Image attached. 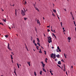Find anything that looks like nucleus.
Instances as JSON below:
<instances>
[{
    "label": "nucleus",
    "instance_id": "29",
    "mask_svg": "<svg viewBox=\"0 0 76 76\" xmlns=\"http://www.w3.org/2000/svg\"><path fill=\"white\" fill-rule=\"evenodd\" d=\"M17 64L18 69H19V64L18 63H17Z\"/></svg>",
    "mask_w": 76,
    "mask_h": 76
},
{
    "label": "nucleus",
    "instance_id": "26",
    "mask_svg": "<svg viewBox=\"0 0 76 76\" xmlns=\"http://www.w3.org/2000/svg\"><path fill=\"white\" fill-rule=\"evenodd\" d=\"M5 37L6 38H8V37H9L8 35H6L5 36Z\"/></svg>",
    "mask_w": 76,
    "mask_h": 76
},
{
    "label": "nucleus",
    "instance_id": "38",
    "mask_svg": "<svg viewBox=\"0 0 76 76\" xmlns=\"http://www.w3.org/2000/svg\"><path fill=\"white\" fill-rule=\"evenodd\" d=\"M57 17H58V19H60V18H59V16H58V15H57Z\"/></svg>",
    "mask_w": 76,
    "mask_h": 76
},
{
    "label": "nucleus",
    "instance_id": "40",
    "mask_svg": "<svg viewBox=\"0 0 76 76\" xmlns=\"http://www.w3.org/2000/svg\"><path fill=\"white\" fill-rule=\"evenodd\" d=\"M57 66H58V67H59L60 68H61V67H60V66L58 65H57Z\"/></svg>",
    "mask_w": 76,
    "mask_h": 76
},
{
    "label": "nucleus",
    "instance_id": "39",
    "mask_svg": "<svg viewBox=\"0 0 76 76\" xmlns=\"http://www.w3.org/2000/svg\"><path fill=\"white\" fill-rule=\"evenodd\" d=\"M14 73H15H15H16V71H15V69H14Z\"/></svg>",
    "mask_w": 76,
    "mask_h": 76
},
{
    "label": "nucleus",
    "instance_id": "20",
    "mask_svg": "<svg viewBox=\"0 0 76 76\" xmlns=\"http://www.w3.org/2000/svg\"><path fill=\"white\" fill-rule=\"evenodd\" d=\"M37 41H38V42H40V41H39V39H38V38H37Z\"/></svg>",
    "mask_w": 76,
    "mask_h": 76
},
{
    "label": "nucleus",
    "instance_id": "35",
    "mask_svg": "<svg viewBox=\"0 0 76 76\" xmlns=\"http://www.w3.org/2000/svg\"><path fill=\"white\" fill-rule=\"evenodd\" d=\"M57 49H58V50H60V48H59V46H58V47H57Z\"/></svg>",
    "mask_w": 76,
    "mask_h": 76
},
{
    "label": "nucleus",
    "instance_id": "57",
    "mask_svg": "<svg viewBox=\"0 0 76 76\" xmlns=\"http://www.w3.org/2000/svg\"><path fill=\"white\" fill-rule=\"evenodd\" d=\"M41 47L43 49H44V48L43 47H42L41 46Z\"/></svg>",
    "mask_w": 76,
    "mask_h": 76
},
{
    "label": "nucleus",
    "instance_id": "6",
    "mask_svg": "<svg viewBox=\"0 0 76 76\" xmlns=\"http://www.w3.org/2000/svg\"><path fill=\"white\" fill-rule=\"evenodd\" d=\"M15 14L16 16H17V11H16V10H15Z\"/></svg>",
    "mask_w": 76,
    "mask_h": 76
},
{
    "label": "nucleus",
    "instance_id": "17",
    "mask_svg": "<svg viewBox=\"0 0 76 76\" xmlns=\"http://www.w3.org/2000/svg\"><path fill=\"white\" fill-rule=\"evenodd\" d=\"M42 66H43V67L44 68V66H45V64H42Z\"/></svg>",
    "mask_w": 76,
    "mask_h": 76
},
{
    "label": "nucleus",
    "instance_id": "33",
    "mask_svg": "<svg viewBox=\"0 0 76 76\" xmlns=\"http://www.w3.org/2000/svg\"><path fill=\"white\" fill-rule=\"evenodd\" d=\"M27 19L28 18H24V20H26V19Z\"/></svg>",
    "mask_w": 76,
    "mask_h": 76
},
{
    "label": "nucleus",
    "instance_id": "47",
    "mask_svg": "<svg viewBox=\"0 0 76 76\" xmlns=\"http://www.w3.org/2000/svg\"><path fill=\"white\" fill-rule=\"evenodd\" d=\"M74 25H75V24H76L75 23V21H74Z\"/></svg>",
    "mask_w": 76,
    "mask_h": 76
},
{
    "label": "nucleus",
    "instance_id": "9",
    "mask_svg": "<svg viewBox=\"0 0 76 76\" xmlns=\"http://www.w3.org/2000/svg\"><path fill=\"white\" fill-rule=\"evenodd\" d=\"M37 45H38L39 46L41 47V45H40V44L39 42H37Z\"/></svg>",
    "mask_w": 76,
    "mask_h": 76
},
{
    "label": "nucleus",
    "instance_id": "21",
    "mask_svg": "<svg viewBox=\"0 0 76 76\" xmlns=\"http://www.w3.org/2000/svg\"><path fill=\"white\" fill-rule=\"evenodd\" d=\"M42 71H41L40 72V75H42Z\"/></svg>",
    "mask_w": 76,
    "mask_h": 76
},
{
    "label": "nucleus",
    "instance_id": "19",
    "mask_svg": "<svg viewBox=\"0 0 76 76\" xmlns=\"http://www.w3.org/2000/svg\"><path fill=\"white\" fill-rule=\"evenodd\" d=\"M61 27H63V23H62V22H61Z\"/></svg>",
    "mask_w": 76,
    "mask_h": 76
},
{
    "label": "nucleus",
    "instance_id": "52",
    "mask_svg": "<svg viewBox=\"0 0 76 76\" xmlns=\"http://www.w3.org/2000/svg\"><path fill=\"white\" fill-rule=\"evenodd\" d=\"M59 52H61V50L60 49H59Z\"/></svg>",
    "mask_w": 76,
    "mask_h": 76
},
{
    "label": "nucleus",
    "instance_id": "56",
    "mask_svg": "<svg viewBox=\"0 0 76 76\" xmlns=\"http://www.w3.org/2000/svg\"><path fill=\"white\" fill-rule=\"evenodd\" d=\"M35 31H36V32H37V28H35Z\"/></svg>",
    "mask_w": 76,
    "mask_h": 76
},
{
    "label": "nucleus",
    "instance_id": "10",
    "mask_svg": "<svg viewBox=\"0 0 76 76\" xmlns=\"http://www.w3.org/2000/svg\"><path fill=\"white\" fill-rule=\"evenodd\" d=\"M61 61H58V64H61Z\"/></svg>",
    "mask_w": 76,
    "mask_h": 76
},
{
    "label": "nucleus",
    "instance_id": "24",
    "mask_svg": "<svg viewBox=\"0 0 76 76\" xmlns=\"http://www.w3.org/2000/svg\"><path fill=\"white\" fill-rule=\"evenodd\" d=\"M3 20L5 22H6V19H5L4 20V19H3Z\"/></svg>",
    "mask_w": 76,
    "mask_h": 76
},
{
    "label": "nucleus",
    "instance_id": "32",
    "mask_svg": "<svg viewBox=\"0 0 76 76\" xmlns=\"http://www.w3.org/2000/svg\"><path fill=\"white\" fill-rule=\"evenodd\" d=\"M23 10H24V12H26V10H25V8H23Z\"/></svg>",
    "mask_w": 76,
    "mask_h": 76
},
{
    "label": "nucleus",
    "instance_id": "63",
    "mask_svg": "<svg viewBox=\"0 0 76 76\" xmlns=\"http://www.w3.org/2000/svg\"><path fill=\"white\" fill-rule=\"evenodd\" d=\"M75 32H76V28H75Z\"/></svg>",
    "mask_w": 76,
    "mask_h": 76
},
{
    "label": "nucleus",
    "instance_id": "5",
    "mask_svg": "<svg viewBox=\"0 0 76 76\" xmlns=\"http://www.w3.org/2000/svg\"><path fill=\"white\" fill-rule=\"evenodd\" d=\"M27 63L28 64L29 66H31V65L30 64V63H31V62H27Z\"/></svg>",
    "mask_w": 76,
    "mask_h": 76
},
{
    "label": "nucleus",
    "instance_id": "50",
    "mask_svg": "<svg viewBox=\"0 0 76 76\" xmlns=\"http://www.w3.org/2000/svg\"><path fill=\"white\" fill-rule=\"evenodd\" d=\"M34 45L36 46H37V44H36V43H35Z\"/></svg>",
    "mask_w": 76,
    "mask_h": 76
},
{
    "label": "nucleus",
    "instance_id": "44",
    "mask_svg": "<svg viewBox=\"0 0 76 76\" xmlns=\"http://www.w3.org/2000/svg\"><path fill=\"white\" fill-rule=\"evenodd\" d=\"M56 58V56H54V57L53 58V59H55Z\"/></svg>",
    "mask_w": 76,
    "mask_h": 76
},
{
    "label": "nucleus",
    "instance_id": "13",
    "mask_svg": "<svg viewBox=\"0 0 76 76\" xmlns=\"http://www.w3.org/2000/svg\"><path fill=\"white\" fill-rule=\"evenodd\" d=\"M64 72L66 71V67H65V66H64Z\"/></svg>",
    "mask_w": 76,
    "mask_h": 76
},
{
    "label": "nucleus",
    "instance_id": "18",
    "mask_svg": "<svg viewBox=\"0 0 76 76\" xmlns=\"http://www.w3.org/2000/svg\"><path fill=\"white\" fill-rule=\"evenodd\" d=\"M53 12H54L55 13H56V10H54V9H53Z\"/></svg>",
    "mask_w": 76,
    "mask_h": 76
},
{
    "label": "nucleus",
    "instance_id": "45",
    "mask_svg": "<svg viewBox=\"0 0 76 76\" xmlns=\"http://www.w3.org/2000/svg\"><path fill=\"white\" fill-rule=\"evenodd\" d=\"M47 60H48V59H47V58H45V61H47Z\"/></svg>",
    "mask_w": 76,
    "mask_h": 76
},
{
    "label": "nucleus",
    "instance_id": "58",
    "mask_svg": "<svg viewBox=\"0 0 76 76\" xmlns=\"http://www.w3.org/2000/svg\"><path fill=\"white\" fill-rule=\"evenodd\" d=\"M11 58H12V55H11Z\"/></svg>",
    "mask_w": 76,
    "mask_h": 76
},
{
    "label": "nucleus",
    "instance_id": "28",
    "mask_svg": "<svg viewBox=\"0 0 76 76\" xmlns=\"http://www.w3.org/2000/svg\"><path fill=\"white\" fill-rule=\"evenodd\" d=\"M8 49H9V50H10V51H12V49H10V48H8Z\"/></svg>",
    "mask_w": 76,
    "mask_h": 76
},
{
    "label": "nucleus",
    "instance_id": "12",
    "mask_svg": "<svg viewBox=\"0 0 76 76\" xmlns=\"http://www.w3.org/2000/svg\"><path fill=\"white\" fill-rule=\"evenodd\" d=\"M42 69H43V70L44 71V72H46V71L45 70V69L44 68H42Z\"/></svg>",
    "mask_w": 76,
    "mask_h": 76
},
{
    "label": "nucleus",
    "instance_id": "48",
    "mask_svg": "<svg viewBox=\"0 0 76 76\" xmlns=\"http://www.w3.org/2000/svg\"><path fill=\"white\" fill-rule=\"evenodd\" d=\"M63 61V62H64V60H63V59H62L61 61Z\"/></svg>",
    "mask_w": 76,
    "mask_h": 76
},
{
    "label": "nucleus",
    "instance_id": "37",
    "mask_svg": "<svg viewBox=\"0 0 76 76\" xmlns=\"http://www.w3.org/2000/svg\"><path fill=\"white\" fill-rule=\"evenodd\" d=\"M34 75H35V76H37V74H36L35 72H34Z\"/></svg>",
    "mask_w": 76,
    "mask_h": 76
},
{
    "label": "nucleus",
    "instance_id": "42",
    "mask_svg": "<svg viewBox=\"0 0 76 76\" xmlns=\"http://www.w3.org/2000/svg\"><path fill=\"white\" fill-rule=\"evenodd\" d=\"M39 53H42V51H39Z\"/></svg>",
    "mask_w": 76,
    "mask_h": 76
},
{
    "label": "nucleus",
    "instance_id": "4",
    "mask_svg": "<svg viewBox=\"0 0 76 76\" xmlns=\"http://www.w3.org/2000/svg\"><path fill=\"white\" fill-rule=\"evenodd\" d=\"M50 56H51V58H53V56H54V54L52 53V54L50 55Z\"/></svg>",
    "mask_w": 76,
    "mask_h": 76
},
{
    "label": "nucleus",
    "instance_id": "53",
    "mask_svg": "<svg viewBox=\"0 0 76 76\" xmlns=\"http://www.w3.org/2000/svg\"><path fill=\"white\" fill-rule=\"evenodd\" d=\"M50 73H52V72L51 71H50Z\"/></svg>",
    "mask_w": 76,
    "mask_h": 76
},
{
    "label": "nucleus",
    "instance_id": "64",
    "mask_svg": "<svg viewBox=\"0 0 76 76\" xmlns=\"http://www.w3.org/2000/svg\"><path fill=\"white\" fill-rule=\"evenodd\" d=\"M53 48H54V47H52V48L53 49Z\"/></svg>",
    "mask_w": 76,
    "mask_h": 76
},
{
    "label": "nucleus",
    "instance_id": "43",
    "mask_svg": "<svg viewBox=\"0 0 76 76\" xmlns=\"http://www.w3.org/2000/svg\"><path fill=\"white\" fill-rule=\"evenodd\" d=\"M35 40H34L33 41V42L34 44H35Z\"/></svg>",
    "mask_w": 76,
    "mask_h": 76
},
{
    "label": "nucleus",
    "instance_id": "55",
    "mask_svg": "<svg viewBox=\"0 0 76 76\" xmlns=\"http://www.w3.org/2000/svg\"><path fill=\"white\" fill-rule=\"evenodd\" d=\"M55 61H57V59H55Z\"/></svg>",
    "mask_w": 76,
    "mask_h": 76
},
{
    "label": "nucleus",
    "instance_id": "23",
    "mask_svg": "<svg viewBox=\"0 0 76 76\" xmlns=\"http://www.w3.org/2000/svg\"><path fill=\"white\" fill-rule=\"evenodd\" d=\"M0 25H2V26H4V25H3V23H0Z\"/></svg>",
    "mask_w": 76,
    "mask_h": 76
},
{
    "label": "nucleus",
    "instance_id": "14",
    "mask_svg": "<svg viewBox=\"0 0 76 76\" xmlns=\"http://www.w3.org/2000/svg\"><path fill=\"white\" fill-rule=\"evenodd\" d=\"M37 23L39 24L40 23V22L39 21V20H37Z\"/></svg>",
    "mask_w": 76,
    "mask_h": 76
},
{
    "label": "nucleus",
    "instance_id": "1",
    "mask_svg": "<svg viewBox=\"0 0 76 76\" xmlns=\"http://www.w3.org/2000/svg\"><path fill=\"white\" fill-rule=\"evenodd\" d=\"M26 12H24L23 10H21V14L23 16H24L26 15Z\"/></svg>",
    "mask_w": 76,
    "mask_h": 76
},
{
    "label": "nucleus",
    "instance_id": "61",
    "mask_svg": "<svg viewBox=\"0 0 76 76\" xmlns=\"http://www.w3.org/2000/svg\"><path fill=\"white\" fill-rule=\"evenodd\" d=\"M11 58V60H13V57H12V58Z\"/></svg>",
    "mask_w": 76,
    "mask_h": 76
},
{
    "label": "nucleus",
    "instance_id": "31",
    "mask_svg": "<svg viewBox=\"0 0 76 76\" xmlns=\"http://www.w3.org/2000/svg\"><path fill=\"white\" fill-rule=\"evenodd\" d=\"M52 15H53V16H55V17L56 16L55 15H54V14L53 13L52 14Z\"/></svg>",
    "mask_w": 76,
    "mask_h": 76
},
{
    "label": "nucleus",
    "instance_id": "51",
    "mask_svg": "<svg viewBox=\"0 0 76 76\" xmlns=\"http://www.w3.org/2000/svg\"><path fill=\"white\" fill-rule=\"evenodd\" d=\"M58 50H57V49L56 50V51H57V52H59V51H58Z\"/></svg>",
    "mask_w": 76,
    "mask_h": 76
},
{
    "label": "nucleus",
    "instance_id": "59",
    "mask_svg": "<svg viewBox=\"0 0 76 76\" xmlns=\"http://www.w3.org/2000/svg\"><path fill=\"white\" fill-rule=\"evenodd\" d=\"M12 63H13V60H12Z\"/></svg>",
    "mask_w": 76,
    "mask_h": 76
},
{
    "label": "nucleus",
    "instance_id": "7",
    "mask_svg": "<svg viewBox=\"0 0 76 76\" xmlns=\"http://www.w3.org/2000/svg\"><path fill=\"white\" fill-rule=\"evenodd\" d=\"M56 56L57 58H60V55L59 54H58V55H56Z\"/></svg>",
    "mask_w": 76,
    "mask_h": 76
},
{
    "label": "nucleus",
    "instance_id": "27",
    "mask_svg": "<svg viewBox=\"0 0 76 76\" xmlns=\"http://www.w3.org/2000/svg\"><path fill=\"white\" fill-rule=\"evenodd\" d=\"M52 34H53V36L54 37H55L56 35H55V34H54V33H52Z\"/></svg>",
    "mask_w": 76,
    "mask_h": 76
},
{
    "label": "nucleus",
    "instance_id": "16",
    "mask_svg": "<svg viewBox=\"0 0 76 76\" xmlns=\"http://www.w3.org/2000/svg\"><path fill=\"white\" fill-rule=\"evenodd\" d=\"M39 47H38V46H36V48H37V50H39Z\"/></svg>",
    "mask_w": 76,
    "mask_h": 76
},
{
    "label": "nucleus",
    "instance_id": "46",
    "mask_svg": "<svg viewBox=\"0 0 76 76\" xmlns=\"http://www.w3.org/2000/svg\"><path fill=\"white\" fill-rule=\"evenodd\" d=\"M26 1H25L24 3V4H26Z\"/></svg>",
    "mask_w": 76,
    "mask_h": 76
},
{
    "label": "nucleus",
    "instance_id": "11",
    "mask_svg": "<svg viewBox=\"0 0 76 76\" xmlns=\"http://www.w3.org/2000/svg\"><path fill=\"white\" fill-rule=\"evenodd\" d=\"M68 39L69 41H70L71 39V38L70 37H68Z\"/></svg>",
    "mask_w": 76,
    "mask_h": 76
},
{
    "label": "nucleus",
    "instance_id": "49",
    "mask_svg": "<svg viewBox=\"0 0 76 76\" xmlns=\"http://www.w3.org/2000/svg\"><path fill=\"white\" fill-rule=\"evenodd\" d=\"M41 63H42V64H44V63H43V62H41Z\"/></svg>",
    "mask_w": 76,
    "mask_h": 76
},
{
    "label": "nucleus",
    "instance_id": "60",
    "mask_svg": "<svg viewBox=\"0 0 76 76\" xmlns=\"http://www.w3.org/2000/svg\"><path fill=\"white\" fill-rule=\"evenodd\" d=\"M71 68H72V69H73V66H71Z\"/></svg>",
    "mask_w": 76,
    "mask_h": 76
},
{
    "label": "nucleus",
    "instance_id": "36",
    "mask_svg": "<svg viewBox=\"0 0 76 76\" xmlns=\"http://www.w3.org/2000/svg\"><path fill=\"white\" fill-rule=\"evenodd\" d=\"M53 56V57H56V54H54Z\"/></svg>",
    "mask_w": 76,
    "mask_h": 76
},
{
    "label": "nucleus",
    "instance_id": "41",
    "mask_svg": "<svg viewBox=\"0 0 76 76\" xmlns=\"http://www.w3.org/2000/svg\"><path fill=\"white\" fill-rule=\"evenodd\" d=\"M47 31L48 32H50V30L49 29H48Z\"/></svg>",
    "mask_w": 76,
    "mask_h": 76
},
{
    "label": "nucleus",
    "instance_id": "34",
    "mask_svg": "<svg viewBox=\"0 0 76 76\" xmlns=\"http://www.w3.org/2000/svg\"><path fill=\"white\" fill-rule=\"evenodd\" d=\"M13 26L12 27H13V28H15V25L13 24Z\"/></svg>",
    "mask_w": 76,
    "mask_h": 76
},
{
    "label": "nucleus",
    "instance_id": "8",
    "mask_svg": "<svg viewBox=\"0 0 76 76\" xmlns=\"http://www.w3.org/2000/svg\"><path fill=\"white\" fill-rule=\"evenodd\" d=\"M25 45L26 46V50H27V51H28V47H27V46H26V45L25 44Z\"/></svg>",
    "mask_w": 76,
    "mask_h": 76
},
{
    "label": "nucleus",
    "instance_id": "30",
    "mask_svg": "<svg viewBox=\"0 0 76 76\" xmlns=\"http://www.w3.org/2000/svg\"><path fill=\"white\" fill-rule=\"evenodd\" d=\"M51 31H52V32H54V33L56 32V31H53V30H52V29H51Z\"/></svg>",
    "mask_w": 76,
    "mask_h": 76
},
{
    "label": "nucleus",
    "instance_id": "3",
    "mask_svg": "<svg viewBox=\"0 0 76 76\" xmlns=\"http://www.w3.org/2000/svg\"><path fill=\"white\" fill-rule=\"evenodd\" d=\"M36 4V3H35V4L34 5V8L35 9V10H37L38 12H39V10L38 9V8H37V7H35V4Z\"/></svg>",
    "mask_w": 76,
    "mask_h": 76
},
{
    "label": "nucleus",
    "instance_id": "25",
    "mask_svg": "<svg viewBox=\"0 0 76 76\" xmlns=\"http://www.w3.org/2000/svg\"><path fill=\"white\" fill-rule=\"evenodd\" d=\"M44 52H45V55L47 54V53L46 52V51L45 50H44Z\"/></svg>",
    "mask_w": 76,
    "mask_h": 76
},
{
    "label": "nucleus",
    "instance_id": "62",
    "mask_svg": "<svg viewBox=\"0 0 76 76\" xmlns=\"http://www.w3.org/2000/svg\"><path fill=\"white\" fill-rule=\"evenodd\" d=\"M11 58V60H13V57H12V58Z\"/></svg>",
    "mask_w": 76,
    "mask_h": 76
},
{
    "label": "nucleus",
    "instance_id": "2",
    "mask_svg": "<svg viewBox=\"0 0 76 76\" xmlns=\"http://www.w3.org/2000/svg\"><path fill=\"white\" fill-rule=\"evenodd\" d=\"M48 38L49 39V40H48L49 43H50V42H52V40H51V37L50 36L49 37H48ZM49 38L50 39H49Z\"/></svg>",
    "mask_w": 76,
    "mask_h": 76
},
{
    "label": "nucleus",
    "instance_id": "54",
    "mask_svg": "<svg viewBox=\"0 0 76 76\" xmlns=\"http://www.w3.org/2000/svg\"><path fill=\"white\" fill-rule=\"evenodd\" d=\"M63 32H66V30H64V31H63Z\"/></svg>",
    "mask_w": 76,
    "mask_h": 76
},
{
    "label": "nucleus",
    "instance_id": "15",
    "mask_svg": "<svg viewBox=\"0 0 76 76\" xmlns=\"http://www.w3.org/2000/svg\"><path fill=\"white\" fill-rule=\"evenodd\" d=\"M64 55L65 57L66 58H67V57L66 56V54L65 53H64Z\"/></svg>",
    "mask_w": 76,
    "mask_h": 76
},
{
    "label": "nucleus",
    "instance_id": "22",
    "mask_svg": "<svg viewBox=\"0 0 76 76\" xmlns=\"http://www.w3.org/2000/svg\"><path fill=\"white\" fill-rule=\"evenodd\" d=\"M9 43H8V47H7V48H9Z\"/></svg>",
    "mask_w": 76,
    "mask_h": 76
}]
</instances>
